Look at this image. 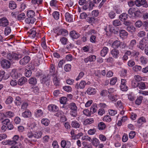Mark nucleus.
<instances>
[{"mask_svg":"<svg viewBox=\"0 0 148 148\" xmlns=\"http://www.w3.org/2000/svg\"><path fill=\"white\" fill-rule=\"evenodd\" d=\"M108 97L109 99L110 100L112 101H116L117 99L115 97L112 96L111 95H108Z\"/></svg>","mask_w":148,"mask_h":148,"instance_id":"60","label":"nucleus"},{"mask_svg":"<svg viewBox=\"0 0 148 148\" xmlns=\"http://www.w3.org/2000/svg\"><path fill=\"white\" fill-rule=\"evenodd\" d=\"M14 143V142L11 141L10 140H8L5 141H2L1 142V143L3 145H11L12 144H13V143Z\"/></svg>","mask_w":148,"mask_h":148,"instance_id":"35","label":"nucleus"},{"mask_svg":"<svg viewBox=\"0 0 148 148\" xmlns=\"http://www.w3.org/2000/svg\"><path fill=\"white\" fill-rule=\"evenodd\" d=\"M9 24V21L6 17H4L0 19V26L5 27Z\"/></svg>","mask_w":148,"mask_h":148,"instance_id":"6","label":"nucleus"},{"mask_svg":"<svg viewBox=\"0 0 148 148\" xmlns=\"http://www.w3.org/2000/svg\"><path fill=\"white\" fill-rule=\"evenodd\" d=\"M71 125L73 127L75 128H79L80 126V124L75 121H74L72 122Z\"/></svg>","mask_w":148,"mask_h":148,"instance_id":"19","label":"nucleus"},{"mask_svg":"<svg viewBox=\"0 0 148 148\" xmlns=\"http://www.w3.org/2000/svg\"><path fill=\"white\" fill-rule=\"evenodd\" d=\"M135 4L137 7L142 6L145 8L148 7V4L146 0H136L135 1Z\"/></svg>","mask_w":148,"mask_h":148,"instance_id":"1","label":"nucleus"},{"mask_svg":"<svg viewBox=\"0 0 148 148\" xmlns=\"http://www.w3.org/2000/svg\"><path fill=\"white\" fill-rule=\"evenodd\" d=\"M2 67L5 69H8L10 67V63L7 60L3 59L1 61Z\"/></svg>","mask_w":148,"mask_h":148,"instance_id":"4","label":"nucleus"},{"mask_svg":"<svg viewBox=\"0 0 148 148\" xmlns=\"http://www.w3.org/2000/svg\"><path fill=\"white\" fill-rule=\"evenodd\" d=\"M19 136L18 135H15L13 138L12 140H11V141L14 142L15 143H13L12 145H15L17 144V143L16 141L18 140Z\"/></svg>","mask_w":148,"mask_h":148,"instance_id":"50","label":"nucleus"},{"mask_svg":"<svg viewBox=\"0 0 148 148\" xmlns=\"http://www.w3.org/2000/svg\"><path fill=\"white\" fill-rule=\"evenodd\" d=\"M69 108L71 110H77V107L75 103H72L69 105Z\"/></svg>","mask_w":148,"mask_h":148,"instance_id":"31","label":"nucleus"},{"mask_svg":"<svg viewBox=\"0 0 148 148\" xmlns=\"http://www.w3.org/2000/svg\"><path fill=\"white\" fill-rule=\"evenodd\" d=\"M105 113L104 109L103 108H100L98 111V113L99 115H102Z\"/></svg>","mask_w":148,"mask_h":148,"instance_id":"61","label":"nucleus"},{"mask_svg":"<svg viewBox=\"0 0 148 148\" xmlns=\"http://www.w3.org/2000/svg\"><path fill=\"white\" fill-rule=\"evenodd\" d=\"M136 41L135 40H132L130 42V43L128 47L129 49H133L134 46L136 45Z\"/></svg>","mask_w":148,"mask_h":148,"instance_id":"23","label":"nucleus"},{"mask_svg":"<svg viewBox=\"0 0 148 148\" xmlns=\"http://www.w3.org/2000/svg\"><path fill=\"white\" fill-rule=\"evenodd\" d=\"M91 141L92 144L95 146H97L99 143V140L95 138H93Z\"/></svg>","mask_w":148,"mask_h":148,"instance_id":"30","label":"nucleus"},{"mask_svg":"<svg viewBox=\"0 0 148 148\" xmlns=\"http://www.w3.org/2000/svg\"><path fill=\"white\" fill-rule=\"evenodd\" d=\"M28 82L29 84L32 85H35L37 84V80L36 78L32 77L29 79Z\"/></svg>","mask_w":148,"mask_h":148,"instance_id":"20","label":"nucleus"},{"mask_svg":"<svg viewBox=\"0 0 148 148\" xmlns=\"http://www.w3.org/2000/svg\"><path fill=\"white\" fill-rule=\"evenodd\" d=\"M53 81L54 84L56 86L59 85V81L56 76H55L53 78Z\"/></svg>","mask_w":148,"mask_h":148,"instance_id":"48","label":"nucleus"},{"mask_svg":"<svg viewBox=\"0 0 148 148\" xmlns=\"http://www.w3.org/2000/svg\"><path fill=\"white\" fill-rule=\"evenodd\" d=\"M67 98L65 97H62L60 99V102L61 103L63 104H66L67 101Z\"/></svg>","mask_w":148,"mask_h":148,"instance_id":"43","label":"nucleus"},{"mask_svg":"<svg viewBox=\"0 0 148 148\" xmlns=\"http://www.w3.org/2000/svg\"><path fill=\"white\" fill-rule=\"evenodd\" d=\"M108 51V48L106 47H104L101 51L100 54L102 57H104L107 53Z\"/></svg>","mask_w":148,"mask_h":148,"instance_id":"17","label":"nucleus"},{"mask_svg":"<svg viewBox=\"0 0 148 148\" xmlns=\"http://www.w3.org/2000/svg\"><path fill=\"white\" fill-rule=\"evenodd\" d=\"M25 22L27 24H33L36 21V19L35 18L30 17L27 18L25 19Z\"/></svg>","mask_w":148,"mask_h":148,"instance_id":"11","label":"nucleus"},{"mask_svg":"<svg viewBox=\"0 0 148 148\" xmlns=\"http://www.w3.org/2000/svg\"><path fill=\"white\" fill-rule=\"evenodd\" d=\"M7 58L8 59L11 60H18L19 59L18 55L15 53H8L7 54Z\"/></svg>","mask_w":148,"mask_h":148,"instance_id":"2","label":"nucleus"},{"mask_svg":"<svg viewBox=\"0 0 148 148\" xmlns=\"http://www.w3.org/2000/svg\"><path fill=\"white\" fill-rule=\"evenodd\" d=\"M42 133L41 132L38 131L36 132L34 134V137L36 138H39L41 137Z\"/></svg>","mask_w":148,"mask_h":148,"instance_id":"26","label":"nucleus"},{"mask_svg":"<svg viewBox=\"0 0 148 148\" xmlns=\"http://www.w3.org/2000/svg\"><path fill=\"white\" fill-rule=\"evenodd\" d=\"M53 16L55 19L58 20L59 18L60 14L57 11H54L53 13Z\"/></svg>","mask_w":148,"mask_h":148,"instance_id":"36","label":"nucleus"},{"mask_svg":"<svg viewBox=\"0 0 148 148\" xmlns=\"http://www.w3.org/2000/svg\"><path fill=\"white\" fill-rule=\"evenodd\" d=\"M95 19V17H88L87 20L89 23H92L94 22Z\"/></svg>","mask_w":148,"mask_h":148,"instance_id":"57","label":"nucleus"},{"mask_svg":"<svg viewBox=\"0 0 148 148\" xmlns=\"http://www.w3.org/2000/svg\"><path fill=\"white\" fill-rule=\"evenodd\" d=\"M119 18H121V21H125L127 18V14L125 13H123L120 15Z\"/></svg>","mask_w":148,"mask_h":148,"instance_id":"28","label":"nucleus"},{"mask_svg":"<svg viewBox=\"0 0 148 148\" xmlns=\"http://www.w3.org/2000/svg\"><path fill=\"white\" fill-rule=\"evenodd\" d=\"M120 41L117 40L114 41L112 44V47L115 49L118 48L120 45Z\"/></svg>","mask_w":148,"mask_h":148,"instance_id":"24","label":"nucleus"},{"mask_svg":"<svg viewBox=\"0 0 148 148\" xmlns=\"http://www.w3.org/2000/svg\"><path fill=\"white\" fill-rule=\"evenodd\" d=\"M12 76L14 79H17L21 76V75L15 70H13Z\"/></svg>","mask_w":148,"mask_h":148,"instance_id":"14","label":"nucleus"},{"mask_svg":"<svg viewBox=\"0 0 148 148\" xmlns=\"http://www.w3.org/2000/svg\"><path fill=\"white\" fill-rule=\"evenodd\" d=\"M83 113L84 115L86 116H90L91 115V112L88 109L83 110Z\"/></svg>","mask_w":148,"mask_h":148,"instance_id":"64","label":"nucleus"},{"mask_svg":"<svg viewBox=\"0 0 148 148\" xmlns=\"http://www.w3.org/2000/svg\"><path fill=\"white\" fill-rule=\"evenodd\" d=\"M27 81V78L25 77H23L19 79L18 82L19 85H22Z\"/></svg>","mask_w":148,"mask_h":148,"instance_id":"18","label":"nucleus"},{"mask_svg":"<svg viewBox=\"0 0 148 148\" xmlns=\"http://www.w3.org/2000/svg\"><path fill=\"white\" fill-rule=\"evenodd\" d=\"M32 74V72L30 70H28L26 69L25 71V75L27 77H30Z\"/></svg>","mask_w":148,"mask_h":148,"instance_id":"42","label":"nucleus"},{"mask_svg":"<svg viewBox=\"0 0 148 148\" xmlns=\"http://www.w3.org/2000/svg\"><path fill=\"white\" fill-rule=\"evenodd\" d=\"M146 38H144L140 41L139 48L142 50L144 49L145 47L146 46V45L148 44L146 42Z\"/></svg>","mask_w":148,"mask_h":148,"instance_id":"5","label":"nucleus"},{"mask_svg":"<svg viewBox=\"0 0 148 148\" xmlns=\"http://www.w3.org/2000/svg\"><path fill=\"white\" fill-rule=\"evenodd\" d=\"M109 17L111 19H113L115 16V13L113 11L110 12L108 14Z\"/></svg>","mask_w":148,"mask_h":148,"instance_id":"63","label":"nucleus"},{"mask_svg":"<svg viewBox=\"0 0 148 148\" xmlns=\"http://www.w3.org/2000/svg\"><path fill=\"white\" fill-rule=\"evenodd\" d=\"M14 103L17 106L20 105L21 103V99L19 97H16Z\"/></svg>","mask_w":148,"mask_h":148,"instance_id":"29","label":"nucleus"},{"mask_svg":"<svg viewBox=\"0 0 148 148\" xmlns=\"http://www.w3.org/2000/svg\"><path fill=\"white\" fill-rule=\"evenodd\" d=\"M23 117L25 118H30L31 116V113L29 110H26L23 112L22 114Z\"/></svg>","mask_w":148,"mask_h":148,"instance_id":"16","label":"nucleus"},{"mask_svg":"<svg viewBox=\"0 0 148 148\" xmlns=\"http://www.w3.org/2000/svg\"><path fill=\"white\" fill-rule=\"evenodd\" d=\"M13 100L12 97L10 96L6 100L5 103L6 104H10L12 102Z\"/></svg>","mask_w":148,"mask_h":148,"instance_id":"52","label":"nucleus"},{"mask_svg":"<svg viewBox=\"0 0 148 148\" xmlns=\"http://www.w3.org/2000/svg\"><path fill=\"white\" fill-rule=\"evenodd\" d=\"M11 32V29L10 27H7L5 29V34L6 35H8Z\"/></svg>","mask_w":148,"mask_h":148,"instance_id":"56","label":"nucleus"},{"mask_svg":"<svg viewBox=\"0 0 148 148\" xmlns=\"http://www.w3.org/2000/svg\"><path fill=\"white\" fill-rule=\"evenodd\" d=\"M9 7L11 9H14L16 7V3L14 1H10L9 2Z\"/></svg>","mask_w":148,"mask_h":148,"instance_id":"21","label":"nucleus"},{"mask_svg":"<svg viewBox=\"0 0 148 148\" xmlns=\"http://www.w3.org/2000/svg\"><path fill=\"white\" fill-rule=\"evenodd\" d=\"M119 47L121 49H124L126 47H128L127 46L126 44L124 42H120Z\"/></svg>","mask_w":148,"mask_h":148,"instance_id":"47","label":"nucleus"},{"mask_svg":"<svg viewBox=\"0 0 148 148\" xmlns=\"http://www.w3.org/2000/svg\"><path fill=\"white\" fill-rule=\"evenodd\" d=\"M96 132L95 129L93 128V129H90L88 131V133L90 135H93Z\"/></svg>","mask_w":148,"mask_h":148,"instance_id":"51","label":"nucleus"},{"mask_svg":"<svg viewBox=\"0 0 148 148\" xmlns=\"http://www.w3.org/2000/svg\"><path fill=\"white\" fill-rule=\"evenodd\" d=\"M127 29L128 31H130L132 32H135L136 30L135 28L132 26L127 27Z\"/></svg>","mask_w":148,"mask_h":148,"instance_id":"45","label":"nucleus"},{"mask_svg":"<svg viewBox=\"0 0 148 148\" xmlns=\"http://www.w3.org/2000/svg\"><path fill=\"white\" fill-rule=\"evenodd\" d=\"M82 140H88L90 142L92 141V139L90 138L88 136H83L82 138Z\"/></svg>","mask_w":148,"mask_h":148,"instance_id":"59","label":"nucleus"},{"mask_svg":"<svg viewBox=\"0 0 148 148\" xmlns=\"http://www.w3.org/2000/svg\"><path fill=\"white\" fill-rule=\"evenodd\" d=\"M90 62H94L96 60V56L94 55H92L89 57Z\"/></svg>","mask_w":148,"mask_h":148,"instance_id":"58","label":"nucleus"},{"mask_svg":"<svg viewBox=\"0 0 148 148\" xmlns=\"http://www.w3.org/2000/svg\"><path fill=\"white\" fill-rule=\"evenodd\" d=\"M5 114L6 117L11 118L13 117L14 115V113L11 111L7 112Z\"/></svg>","mask_w":148,"mask_h":148,"instance_id":"40","label":"nucleus"},{"mask_svg":"<svg viewBox=\"0 0 148 148\" xmlns=\"http://www.w3.org/2000/svg\"><path fill=\"white\" fill-rule=\"evenodd\" d=\"M68 34L67 31L64 29H61L59 30L57 34L58 35H62L63 36H66Z\"/></svg>","mask_w":148,"mask_h":148,"instance_id":"15","label":"nucleus"},{"mask_svg":"<svg viewBox=\"0 0 148 148\" xmlns=\"http://www.w3.org/2000/svg\"><path fill=\"white\" fill-rule=\"evenodd\" d=\"M111 53L114 58H116L119 55V50L114 49L111 51Z\"/></svg>","mask_w":148,"mask_h":148,"instance_id":"9","label":"nucleus"},{"mask_svg":"<svg viewBox=\"0 0 148 148\" xmlns=\"http://www.w3.org/2000/svg\"><path fill=\"white\" fill-rule=\"evenodd\" d=\"M35 13L33 10H28L27 11V16L28 18L33 17L35 16Z\"/></svg>","mask_w":148,"mask_h":148,"instance_id":"22","label":"nucleus"},{"mask_svg":"<svg viewBox=\"0 0 148 148\" xmlns=\"http://www.w3.org/2000/svg\"><path fill=\"white\" fill-rule=\"evenodd\" d=\"M143 99V97L142 96H140L136 101V104L138 105H140L142 102V100Z\"/></svg>","mask_w":148,"mask_h":148,"instance_id":"44","label":"nucleus"},{"mask_svg":"<svg viewBox=\"0 0 148 148\" xmlns=\"http://www.w3.org/2000/svg\"><path fill=\"white\" fill-rule=\"evenodd\" d=\"M106 127V125L103 122H100L98 124V128L99 130H103Z\"/></svg>","mask_w":148,"mask_h":148,"instance_id":"25","label":"nucleus"},{"mask_svg":"<svg viewBox=\"0 0 148 148\" xmlns=\"http://www.w3.org/2000/svg\"><path fill=\"white\" fill-rule=\"evenodd\" d=\"M112 24L115 26H119L121 25V23L120 20L116 19L113 21Z\"/></svg>","mask_w":148,"mask_h":148,"instance_id":"32","label":"nucleus"},{"mask_svg":"<svg viewBox=\"0 0 148 148\" xmlns=\"http://www.w3.org/2000/svg\"><path fill=\"white\" fill-rule=\"evenodd\" d=\"M71 65L70 64H66L64 67V69L66 71H69L71 69Z\"/></svg>","mask_w":148,"mask_h":148,"instance_id":"55","label":"nucleus"},{"mask_svg":"<svg viewBox=\"0 0 148 148\" xmlns=\"http://www.w3.org/2000/svg\"><path fill=\"white\" fill-rule=\"evenodd\" d=\"M70 36L73 39H77L80 36V35L74 30L71 31L70 32Z\"/></svg>","mask_w":148,"mask_h":148,"instance_id":"8","label":"nucleus"},{"mask_svg":"<svg viewBox=\"0 0 148 148\" xmlns=\"http://www.w3.org/2000/svg\"><path fill=\"white\" fill-rule=\"evenodd\" d=\"M43 114L42 111L40 109L37 110L35 112V115L37 117H40L42 116Z\"/></svg>","mask_w":148,"mask_h":148,"instance_id":"27","label":"nucleus"},{"mask_svg":"<svg viewBox=\"0 0 148 148\" xmlns=\"http://www.w3.org/2000/svg\"><path fill=\"white\" fill-rule=\"evenodd\" d=\"M109 29L111 33L116 34L118 33V31L116 30L114 28H111L110 26H109Z\"/></svg>","mask_w":148,"mask_h":148,"instance_id":"54","label":"nucleus"},{"mask_svg":"<svg viewBox=\"0 0 148 148\" xmlns=\"http://www.w3.org/2000/svg\"><path fill=\"white\" fill-rule=\"evenodd\" d=\"M138 87L142 90L146 88L145 84L144 82H143L138 83Z\"/></svg>","mask_w":148,"mask_h":148,"instance_id":"41","label":"nucleus"},{"mask_svg":"<svg viewBox=\"0 0 148 148\" xmlns=\"http://www.w3.org/2000/svg\"><path fill=\"white\" fill-rule=\"evenodd\" d=\"M90 112L92 114L95 112L97 111V105L96 104L92 105L90 109Z\"/></svg>","mask_w":148,"mask_h":148,"instance_id":"34","label":"nucleus"},{"mask_svg":"<svg viewBox=\"0 0 148 148\" xmlns=\"http://www.w3.org/2000/svg\"><path fill=\"white\" fill-rule=\"evenodd\" d=\"M25 15L24 13H21V14L18 15L17 19L19 21L23 20L25 18Z\"/></svg>","mask_w":148,"mask_h":148,"instance_id":"33","label":"nucleus"},{"mask_svg":"<svg viewBox=\"0 0 148 148\" xmlns=\"http://www.w3.org/2000/svg\"><path fill=\"white\" fill-rule=\"evenodd\" d=\"M120 88L121 90L123 91H126L128 90V87L126 85H121Z\"/></svg>","mask_w":148,"mask_h":148,"instance_id":"62","label":"nucleus"},{"mask_svg":"<svg viewBox=\"0 0 148 148\" xmlns=\"http://www.w3.org/2000/svg\"><path fill=\"white\" fill-rule=\"evenodd\" d=\"M42 0H32V2L34 4H41Z\"/></svg>","mask_w":148,"mask_h":148,"instance_id":"49","label":"nucleus"},{"mask_svg":"<svg viewBox=\"0 0 148 148\" xmlns=\"http://www.w3.org/2000/svg\"><path fill=\"white\" fill-rule=\"evenodd\" d=\"M117 80V79L116 77H114L111 78L110 82V84L112 85H114Z\"/></svg>","mask_w":148,"mask_h":148,"instance_id":"38","label":"nucleus"},{"mask_svg":"<svg viewBox=\"0 0 148 148\" xmlns=\"http://www.w3.org/2000/svg\"><path fill=\"white\" fill-rule=\"evenodd\" d=\"M86 84V83L85 81H82L79 84H78V83H77L75 85V87L77 89L79 88L81 89H83L84 88Z\"/></svg>","mask_w":148,"mask_h":148,"instance_id":"7","label":"nucleus"},{"mask_svg":"<svg viewBox=\"0 0 148 148\" xmlns=\"http://www.w3.org/2000/svg\"><path fill=\"white\" fill-rule=\"evenodd\" d=\"M72 15H70L68 12H66L65 14V17L66 21L69 22L73 21V18Z\"/></svg>","mask_w":148,"mask_h":148,"instance_id":"12","label":"nucleus"},{"mask_svg":"<svg viewBox=\"0 0 148 148\" xmlns=\"http://www.w3.org/2000/svg\"><path fill=\"white\" fill-rule=\"evenodd\" d=\"M64 89L67 92H71L72 90V88L70 86H65L63 87Z\"/></svg>","mask_w":148,"mask_h":148,"instance_id":"53","label":"nucleus"},{"mask_svg":"<svg viewBox=\"0 0 148 148\" xmlns=\"http://www.w3.org/2000/svg\"><path fill=\"white\" fill-rule=\"evenodd\" d=\"M41 123L45 126H48L49 123V121L47 119H43L41 120Z\"/></svg>","mask_w":148,"mask_h":148,"instance_id":"37","label":"nucleus"},{"mask_svg":"<svg viewBox=\"0 0 148 148\" xmlns=\"http://www.w3.org/2000/svg\"><path fill=\"white\" fill-rule=\"evenodd\" d=\"M96 92L97 91L96 89L89 88L87 89L86 92L88 95H93L96 93Z\"/></svg>","mask_w":148,"mask_h":148,"instance_id":"10","label":"nucleus"},{"mask_svg":"<svg viewBox=\"0 0 148 148\" xmlns=\"http://www.w3.org/2000/svg\"><path fill=\"white\" fill-rule=\"evenodd\" d=\"M111 118L110 116L109 115L105 116L103 118V120L104 121H106L107 122H109L111 121Z\"/></svg>","mask_w":148,"mask_h":148,"instance_id":"46","label":"nucleus"},{"mask_svg":"<svg viewBox=\"0 0 148 148\" xmlns=\"http://www.w3.org/2000/svg\"><path fill=\"white\" fill-rule=\"evenodd\" d=\"M128 35L127 33L124 30L122 29L119 31V36L121 37L123 36H127Z\"/></svg>","mask_w":148,"mask_h":148,"instance_id":"39","label":"nucleus"},{"mask_svg":"<svg viewBox=\"0 0 148 148\" xmlns=\"http://www.w3.org/2000/svg\"><path fill=\"white\" fill-rule=\"evenodd\" d=\"M30 60V57L28 56H25L19 61L20 64L22 66L26 65Z\"/></svg>","mask_w":148,"mask_h":148,"instance_id":"3","label":"nucleus"},{"mask_svg":"<svg viewBox=\"0 0 148 148\" xmlns=\"http://www.w3.org/2000/svg\"><path fill=\"white\" fill-rule=\"evenodd\" d=\"M41 82L43 84L44 86H48L50 84L49 80L47 79V77H45L42 78Z\"/></svg>","mask_w":148,"mask_h":148,"instance_id":"13","label":"nucleus"}]
</instances>
